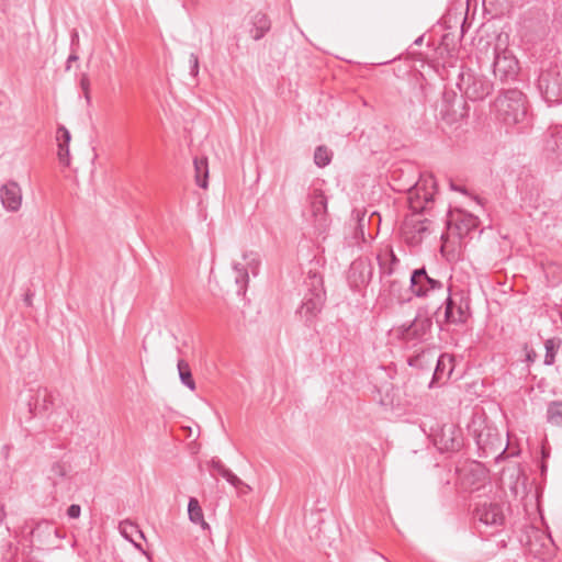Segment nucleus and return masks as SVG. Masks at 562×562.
<instances>
[{
	"label": "nucleus",
	"mask_w": 562,
	"mask_h": 562,
	"mask_svg": "<svg viewBox=\"0 0 562 562\" xmlns=\"http://www.w3.org/2000/svg\"><path fill=\"white\" fill-rule=\"evenodd\" d=\"M427 184L435 187L432 177L425 179L423 186L416 182L408 188V205L412 213L405 216L401 231L411 245H418L432 232V222L424 216L434 203L432 193L426 189Z\"/></svg>",
	"instance_id": "nucleus-1"
},
{
	"label": "nucleus",
	"mask_w": 562,
	"mask_h": 562,
	"mask_svg": "<svg viewBox=\"0 0 562 562\" xmlns=\"http://www.w3.org/2000/svg\"><path fill=\"white\" fill-rule=\"evenodd\" d=\"M177 367H178V372H179V378H180L181 383L183 385H186L188 389H190L191 391H194L195 382L192 376V372H191V368H190L189 363L186 360L180 359V360H178Z\"/></svg>",
	"instance_id": "nucleus-27"
},
{
	"label": "nucleus",
	"mask_w": 562,
	"mask_h": 562,
	"mask_svg": "<svg viewBox=\"0 0 562 562\" xmlns=\"http://www.w3.org/2000/svg\"><path fill=\"white\" fill-rule=\"evenodd\" d=\"M470 316V303L462 294L449 292L445 301V322L447 324H464Z\"/></svg>",
	"instance_id": "nucleus-11"
},
{
	"label": "nucleus",
	"mask_w": 562,
	"mask_h": 562,
	"mask_svg": "<svg viewBox=\"0 0 562 562\" xmlns=\"http://www.w3.org/2000/svg\"><path fill=\"white\" fill-rule=\"evenodd\" d=\"M0 200L9 212H18L22 205V190L18 182L9 181L0 188Z\"/></svg>",
	"instance_id": "nucleus-17"
},
{
	"label": "nucleus",
	"mask_w": 562,
	"mask_h": 562,
	"mask_svg": "<svg viewBox=\"0 0 562 562\" xmlns=\"http://www.w3.org/2000/svg\"><path fill=\"white\" fill-rule=\"evenodd\" d=\"M221 476L224 477L231 485L235 488L239 490L241 493L246 494L251 491V487L244 483L236 474H234L229 469H225Z\"/></svg>",
	"instance_id": "nucleus-31"
},
{
	"label": "nucleus",
	"mask_w": 562,
	"mask_h": 562,
	"mask_svg": "<svg viewBox=\"0 0 562 562\" xmlns=\"http://www.w3.org/2000/svg\"><path fill=\"white\" fill-rule=\"evenodd\" d=\"M401 290H402V284L400 281L397 280H392L390 281L389 283V291H390V294L394 297H396L400 302H407L411 300V296H405V292H403V295L401 294ZM403 291H406L405 289H403Z\"/></svg>",
	"instance_id": "nucleus-35"
},
{
	"label": "nucleus",
	"mask_w": 562,
	"mask_h": 562,
	"mask_svg": "<svg viewBox=\"0 0 562 562\" xmlns=\"http://www.w3.org/2000/svg\"><path fill=\"white\" fill-rule=\"evenodd\" d=\"M442 119L456 122L465 115L464 101L462 97H458L453 92H445L440 109Z\"/></svg>",
	"instance_id": "nucleus-16"
},
{
	"label": "nucleus",
	"mask_w": 562,
	"mask_h": 562,
	"mask_svg": "<svg viewBox=\"0 0 562 562\" xmlns=\"http://www.w3.org/2000/svg\"><path fill=\"white\" fill-rule=\"evenodd\" d=\"M210 468L216 472L218 475H221V473L227 469L223 462L218 459V458H213L211 461H210Z\"/></svg>",
	"instance_id": "nucleus-39"
},
{
	"label": "nucleus",
	"mask_w": 562,
	"mask_h": 562,
	"mask_svg": "<svg viewBox=\"0 0 562 562\" xmlns=\"http://www.w3.org/2000/svg\"><path fill=\"white\" fill-rule=\"evenodd\" d=\"M450 187H451V189H452V190H454V191H461V192H464V190H463V189H461L460 187L454 186V183H453V182H451V183H450Z\"/></svg>",
	"instance_id": "nucleus-47"
},
{
	"label": "nucleus",
	"mask_w": 562,
	"mask_h": 562,
	"mask_svg": "<svg viewBox=\"0 0 562 562\" xmlns=\"http://www.w3.org/2000/svg\"><path fill=\"white\" fill-rule=\"evenodd\" d=\"M443 289V283L429 277L425 267L413 270L409 278V288L405 293L416 297H427L431 292Z\"/></svg>",
	"instance_id": "nucleus-10"
},
{
	"label": "nucleus",
	"mask_w": 562,
	"mask_h": 562,
	"mask_svg": "<svg viewBox=\"0 0 562 562\" xmlns=\"http://www.w3.org/2000/svg\"><path fill=\"white\" fill-rule=\"evenodd\" d=\"M81 514V507L77 504H71L67 509V516L71 519L79 518Z\"/></svg>",
	"instance_id": "nucleus-41"
},
{
	"label": "nucleus",
	"mask_w": 562,
	"mask_h": 562,
	"mask_svg": "<svg viewBox=\"0 0 562 562\" xmlns=\"http://www.w3.org/2000/svg\"><path fill=\"white\" fill-rule=\"evenodd\" d=\"M553 22L562 30V3L555 9Z\"/></svg>",
	"instance_id": "nucleus-42"
},
{
	"label": "nucleus",
	"mask_w": 562,
	"mask_h": 562,
	"mask_svg": "<svg viewBox=\"0 0 562 562\" xmlns=\"http://www.w3.org/2000/svg\"><path fill=\"white\" fill-rule=\"evenodd\" d=\"M70 132L63 125L57 128V140L58 144H64L66 147V154L68 153V146L70 142Z\"/></svg>",
	"instance_id": "nucleus-36"
},
{
	"label": "nucleus",
	"mask_w": 562,
	"mask_h": 562,
	"mask_svg": "<svg viewBox=\"0 0 562 562\" xmlns=\"http://www.w3.org/2000/svg\"><path fill=\"white\" fill-rule=\"evenodd\" d=\"M487 58H492L494 76L501 81L514 80L519 71V64L514 54L501 43L485 42Z\"/></svg>",
	"instance_id": "nucleus-5"
},
{
	"label": "nucleus",
	"mask_w": 562,
	"mask_h": 562,
	"mask_svg": "<svg viewBox=\"0 0 562 562\" xmlns=\"http://www.w3.org/2000/svg\"><path fill=\"white\" fill-rule=\"evenodd\" d=\"M76 60H78V56H77L76 54H70V55L68 56V59H67V66H66V69H69V68H70V64H71L72 61H76Z\"/></svg>",
	"instance_id": "nucleus-46"
},
{
	"label": "nucleus",
	"mask_w": 562,
	"mask_h": 562,
	"mask_svg": "<svg viewBox=\"0 0 562 562\" xmlns=\"http://www.w3.org/2000/svg\"><path fill=\"white\" fill-rule=\"evenodd\" d=\"M194 170H195V182L202 188H207V178H209V165L207 159L203 158H194L193 160Z\"/></svg>",
	"instance_id": "nucleus-24"
},
{
	"label": "nucleus",
	"mask_w": 562,
	"mask_h": 562,
	"mask_svg": "<svg viewBox=\"0 0 562 562\" xmlns=\"http://www.w3.org/2000/svg\"><path fill=\"white\" fill-rule=\"evenodd\" d=\"M75 38H78V34H77L76 32H75V33H74V35H72V41H74Z\"/></svg>",
	"instance_id": "nucleus-52"
},
{
	"label": "nucleus",
	"mask_w": 562,
	"mask_h": 562,
	"mask_svg": "<svg viewBox=\"0 0 562 562\" xmlns=\"http://www.w3.org/2000/svg\"><path fill=\"white\" fill-rule=\"evenodd\" d=\"M121 535L136 547L138 543L136 542V538L144 539V533L138 528V526L132 521L125 520L122 521L119 526Z\"/></svg>",
	"instance_id": "nucleus-25"
},
{
	"label": "nucleus",
	"mask_w": 562,
	"mask_h": 562,
	"mask_svg": "<svg viewBox=\"0 0 562 562\" xmlns=\"http://www.w3.org/2000/svg\"><path fill=\"white\" fill-rule=\"evenodd\" d=\"M547 422L553 426L562 427V401H552L548 404Z\"/></svg>",
	"instance_id": "nucleus-26"
},
{
	"label": "nucleus",
	"mask_w": 562,
	"mask_h": 562,
	"mask_svg": "<svg viewBox=\"0 0 562 562\" xmlns=\"http://www.w3.org/2000/svg\"><path fill=\"white\" fill-rule=\"evenodd\" d=\"M506 504L496 498L479 501L473 507V520L476 528L482 532V527L491 533L499 532L506 524Z\"/></svg>",
	"instance_id": "nucleus-2"
},
{
	"label": "nucleus",
	"mask_w": 562,
	"mask_h": 562,
	"mask_svg": "<svg viewBox=\"0 0 562 562\" xmlns=\"http://www.w3.org/2000/svg\"><path fill=\"white\" fill-rule=\"evenodd\" d=\"M536 358H537V353H536V351H535V350L530 349V350H528V351H527V353H526V360H527L528 362H533V361L536 360Z\"/></svg>",
	"instance_id": "nucleus-45"
},
{
	"label": "nucleus",
	"mask_w": 562,
	"mask_h": 562,
	"mask_svg": "<svg viewBox=\"0 0 562 562\" xmlns=\"http://www.w3.org/2000/svg\"><path fill=\"white\" fill-rule=\"evenodd\" d=\"M69 472V465L63 461H56L50 465L49 480L56 485L60 480L65 479Z\"/></svg>",
	"instance_id": "nucleus-29"
},
{
	"label": "nucleus",
	"mask_w": 562,
	"mask_h": 562,
	"mask_svg": "<svg viewBox=\"0 0 562 562\" xmlns=\"http://www.w3.org/2000/svg\"><path fill=\"white\" fill-rule=\"evenodd\" d=\"M561 346V339L560 338H550L547 339L544 342L546 348V355H544V364L546 366H552L555 361V355Z\"/></svg>",
	"instance_id": "nucleus-30"
},
{
	"label": "nucleus",
	"mask_w": 562,
	"mask_h": 562,
	"mask_svg": "<svg viewBox=\"0 0 562 562\" xmlns=\"http://www.w3.org/2000/svg\"><path fill=\"white\" fill-rule=\"evenodd\" d=\"M55 393L47 387L40 386L31 395L29 400V411L33 416L49 414H57L58 406H55Z\"/></svg>",
	"instance_id": "nucleus-12"
},
{
	"label": "nucleus",
	"mask_w": 562,
	"mask_h": 562,
	"mask_svg": "<svg viewBox=\"0 0 562 562\" xmlns=\"http://www.w3.org/2000/svg\"><path fill=\"white\" fill-rule=\"evenodd\" d=\"M33 295H34V293L31 290H27L26 293L24 294V303L27 306L32 305V297H33Z\"/></svg>",
	"instance_id": "nucleus-43"
},
{
	"label": "nucleus",
	"mask_w": 562,
	"mask_h": 562,
	"mask_svg": "<svg viewBox=\"0 0 562 562\" xmlns=\"http://www.w3.org/2000/svg\"><path fill=\"white\" fill-rule=\"evenodd\" d=\"M423 42V36L418 37L416 41H415V44L419 45L422 44Z\"/></svg>",
	"instance_id": "nucleus-50"
},
{
	"label": "nucleus",
	"mask_w": 562,
	"mask_h": 562,
	"mask_svg": "<svg viewBox=\"0 0 562 562\" xmlns=\"http://www.w3.org/2000/svg\"><path fill=\"white\" fill-rule=\"evenodd\" d=\"M80 88L83 91L85 98L90 102V79L87 74H82L80 77Z\"/></svg>",
	"instance_id": "nucleus-37"
},
{
	"label": "nucleus",
	"mask_w": 562,
	"mask_h": 562,
	"mask_svg": "<svg viewBox=\"0 0 562 562\" xmlns=\"http://www.w3.org/2000/svg\"><path fill=\"white\" fill-rule=\"evenodd\" d=\"M234 273H235V282L238 286L237 293L244 294L247 289V284L249 281V274L247 268H245L240 263L234 265Z\"/></svg>",
	"instance_id": "nucleus-28"
},
{
	"label": "nucleus",
	"mask_w": 562,
	"mask_h": 562,
	"mask_svg": "<svg viewBox=\"0 0 562 562\" xmlns=\"http://www.w3.org/2000/svg\"><path fill=\"white\" fill-rule=\"evenodd\" d=\"M195 525H200L202 530L210 533L211 532V527L210 525L205 521L204 518H202V521H196Z\"/></svg>",
	"instance_id": "nucleus-44"
},
{
	"label": "nucleus",
	"mask_w": 562,
	"mask_h": 562,
	"mask_svg": "<svg viewBox=\"0 0 562 562\" xmlns=\"http://www.w3.org/2000/svg\"><path fill=\"white\" fill-rule=\"evenodd\" d=\"M305 284L308 292L305 294L297 314L310 324L321 313L326 294L323 286V277L316 271H308Z\"/></svg>",
	"instance_id": "nucleus-3"
},
{
	"label": "nucleus",
	"mask_w": 562,
	"mask_h": 562,
	"mask_svg": "<svg viewBox=\"0 0 562 562\" xmlns=\"http://www.w3.org/2000/svg\"><path fill=\"white\" fill-rule=\"evenodd\" d=\"M188 515L191 522L202 521L203 509L195 497H190L188 503Z\"/></svg>",
	"instance_id": "nucleus-33"
},
{
	"label": "nucleus",
	"mask_w": 562,
	"mask_h": 562,
	"mask_svg": "<svg viewBox=\"0 0 562 562\" xmlns=\"http://www.w3.org/2000/svg\"><path fill=\"white\" fill-rule=\"evenodd\" d=\"M68 417H69V414H68V413H66V415H65V417L63 418V420H61V422H68Z\"/></svg>",
	"instance_id": "nucleus-51"
},
{
	"label": "nucleus",
	"mask_w": 562,
	"mask_h": 562,
	"mask_svg": "<svg viewBox=\"0 0 562 562\" xmlns=\"http://www.w3.org/2000/svg\"><path fill=\"white\" fill-rule=\"evenodd\" d=\"M542 155L554 165H562V125L550 126L543 134Z\"/></svg>",
	"instance_id": "nucleus-13"
},
{
	"label": "nucleus",
	"mask_w": 562,
	"mask_h": 562,
	"mask_svg": "<svg viewBox=\"0 0 562 562\" xmlns=\"http://www.w3.org/2000/svg\"><path fill=\"white\" fill-rule=\"evenodd\" d=\"M538 88L548 103L562 102V65L553 64L543 69L538 78Z\"/></svg>",
	"instance_id": "nucleus-9"
},
{
	"label": "nucleus",
	"mask_w": 562,
	"mask_h": 562,
	"mask_svg": "<svg viewBox=\"0 0 562 562\" xmlns=\"http://www.w3.org/2000/svg\"><path fill=\"white\" fill-rule=\"evenodd\" d=\"M250 35L255 41L261 40L271 29V21L267 14L257 12L251 19Z\"/></svg>",
	"instance_id": "nucleus-23"
},
{
	"label": "nucleus",
	"mask_w": 562,
	"mask_h": 562,
	"mask_svg": "<svg viewBox=\"0 0 562 562\" xmlns=\"http://www.w3.org/2000/svg\"><path fill=\"white\" fill-rule=\"evenodd\" d=\"M44 532L49 536L52 533H56V529L48 521H41L31 530V537L33 540H41L42 533Z\"/></svg>",
	"instance_id": "nucleus-34"
},
{
	"label": "nucleus",
	"mask_w": 562,
	"mask_h": 562,
	"mask_svg": "<svg viewBox=\"0 0 562 562\" xmlns=\"http://www.w3.org/2000/svg\"><path fill=\"white\" fill-rule=\"evenodd\" d=\"M333 153L324 145L317 146L314 151V162L317 167L324 168L330 164Z\"/></svg>",
	"instance_id": "nucleus-32"
},
{
	"label": "nucleus",
	"mask_w": 562,
	"mask_h": 562,
	"mask_svg": "<svg viewBox=\"0 0 562 562\" xmlns=\"http://www.w3.org/2000/svg\"><path fill=\"white\" fill-rule=\"evenodd\" d=\"M190 75L196 77L199 74V57L194 53L190 55Z\"/></svg>",
	"instance_id": "nucleus-38"
},
{
	"label": "nucleus",
	"mask_w": 562,
	"mask_h": 562,
	"mask_svg": "<svg viewBox=\"0 0 562 562\" xmlns=\"http://www.w3.org/2000/svg\"><path fill=\"white\" fill-rule=\"evenodd\" d=\"M432 319L425 311H418L415 318L406 324L395 326L392 330L394 337L401 342L424 341L430 333Z\"/></svg>",
	"instance_id": "nucleus-8"
},
{
	"label": "nucleus",
	"mask_w": 562,
	"mask_h": 562,
	"mask_svg": "<svg viewBox=\"0 0 562 562\" xmlns=\"http://www.w3.org/2000/svg\"><path fill=\"white\" fill-rule=\"evenodd\" d=\"M373 276V267L366 259L355 260L349 269L348 281L355 289L366 286L370 283Z\"/></svg>",
	"instance_id": "nucleus-15"
},
{
	"label": "nucleus",
	"mask_w": 562,
	"mask_h": 562,
	"mask_svg": "<svg viewBox=\"0 0 562 562\" xmlns=\"http://www.w3.org/2000/svg\"><path fill=\"white\" fill-rule=\"evenodd\" d=\"M376 260L381 279L392 276L395 267L400 263V260L395 256L391 246H385L384 248L380 249L376 255Z\"/></svg>",
	"instance_id": "nucleus-19"
},
{
	"label": "nucleus",
	"mask_w": 562,
	"mask_h": 562,
	"mask_svg": "<svg viewBox=\"0 0 562 562\" xmlns=\"http://www.w3.org/2000/svg\"><path fill=\"white\" fill-rule=\"evenodd\" d=\"M479 224V218L473 214L460 209H449L446 216V233L441 234V239L443 243L451 238L461 241L476 229Z\"/></svg>",
	"instance_id": "nucleus-7"
},
{
	"label": "nucleus",
	"mask_w": 562,
	"mask_h": 562,
	"mask_svg": "<svg viewBox=\"0 0 562 562\" xmlns=\"http://www.w3.org/2000/svg\"><path fill=\"white\" fill-rule=\"evenodd\" d=\"M485 479V470L481 467L480 463L474 464L470 469L461 470L459 475L461 486L470 492L479 490Z\"/></svg>",
	"instance_id": "nucleus-18"
},
{
	"label": "nucleus",
	"mask_w": 562,
	"mask_h": 562,
	"mask_svg": "<svg viewBox=\"0 0 562 562\" xmlns=\"http://www.w3.org/2000/svg\"><path fill=\"white\" fill-rule=\"evenodd\" d=\"M457 87L471 101H482L493 91V83L485 76L463 66L458 75Z\"/></svg>",
	"instance_id": "nucleus-6"
},
{
	"label": "nucleus",
	"mask_w": 562,
	"mask_h": 562,
	"mask_svg": "<svg viewBox=\"0 0 562 562\" xmlns=\"http://www.w3.org/2000/svg\"><path fill=\"white\" fill-rule=\"evenodd\" d=\"M5 514H4V510H3V506L1 505L0 506V522L3 520Z\"/></svg>",
	"instance_id": "nucleus-49"
},
{
	"label": "nucleus",
	"mask_w": 562,
	"mask_h": 562,
	"mask_svg": "<svg viewBox=\"0 0 562 562\" xmlns=\"http://www.w3.org/2000/svg\"><path fill=\"white\" fill-rule=\"evenodd\" d=\"M453 371V357L447 353H442L439 356L437 360V364L435 368V372L432 375V380L429 386H434L435 384H443L452 374Z\"/></svg>",
	"instance_id": "nucleus-20"
},
{
	"label": "nucleus",
	"mask_w": 562,
	"mask_h": 562,
	"mask_svg": "<svg viewBox=\"0 0 562 562\" xmlns=\"http://www.w3.org/2000/svg\"><path fill=\"white\" fill-rule=\"evenodd\" d=\"M311 212L316 223L323 225L327 216V198L322 190H314L310 196Z\"/></svg>",
	"instance_id": "nucleus-21"
},
{
	"label": "nucleus",
	"mask_w": 562,
	"mask_h": 562,
	"mask_svg": "<svg viewBox=\"0 0 562 562\" xmlns=\"http://www.w3.org/2000/svg\"><path fill=\"white\" fill-rule=\"evenodd\" d=\"M497 116L506 125H515L524 120L527 113L524 93L518 89H508L495 100Z\"/></svg>",
	"instance_id": "nucleus-4"
},
{
	"label": "nucleus",
	"mask_w": 562,
	"mask_h": 562,
	"mask_svg": "<svg viewBox=\"0 0 562 562\" xmlns=\"http://www.w3.org/2000/svg\"><path fill=\"white\" fill-rule=\"evenodd\" d=\"M58 158L61 164L66 166L69 165V151L66 154V147L64 144H58Z\"/></svg>",
	"instance_id": "nucleus-40"
},
{
	"label": "nucleus",
	"mask_w": 562,
	"mask_h": 562,
	"mask_svg": "<svg viewBox=\"0 0 562 562\" xmlns=\"http://www.w3.org/2000/svg\"><path fill=\"white\" fill-rule=\"evenodd\" d=\"M418 359H419V357L411 358V359L408 360V364H409V366H415Z\"/></svg>",
	"instance_id": "nucleus-48"
},
{
	"label": "nucleus",
	"mask_w": 562,
	"mask_h": 562,
	"mask_svg": "<svg viewBox=\"0 0 562 562\" xmlns=\"http://www.w3.org/2000/svg\"><path fill=\"white\" fill-rule=\"evenodd\" d=\"M476 443L485 453L495 452L502 447V440L498 434L492 432L491 429H487L486 432L481 431L476 436Z\"/></svg>",
	"instance_id": "nucleus-22"
},
{
	"label": "nucleus",
	"mask_w": 562,
	"mask_h": 562,
	"mask_svg": "<svg viewBox=\"0 0 562 562\" xmlns=\"http://www.w3.org/2000/svg\"><path fill=\"white\" fill-rule=\"evenodd\" d=\"M435 442L441 451H459L463 446L461 429L457 428L454 425H445L440 434L436 437Z\"/></svg>",
	"instance_id": "nucleus-14"
}]
</instances>
